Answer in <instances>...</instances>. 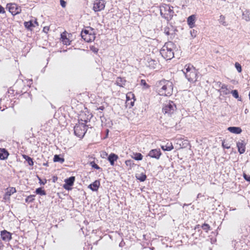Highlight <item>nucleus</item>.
Here are the masks:
<instances>
[{"label": "nucleus", "mask_w": 250, "mask_h": 250, "mask_svg": "<svg viewBox=\"0 0 250 250\" xmlns=\"http://www.w3.org/2000/svg\"><path fill=\"white\" fill-rule=\"evenodd\" d=\"M5 191L3 198L4 201L10 200L11 195L17 192V190L14 187L8 188Z\"/></svg>", "instance_id": "12"}, {"label": "nucleus", "mask_w": 250, "mask_h": 250, "mask_svg": "<svg viewBox=\"0 0 250 250\" xmlns=\"http://www.w3.org/2000/svg\"><path fill=\"white\" fill-rule=\"evenodd\" d=\"M81 37L86 42H90L94 41L96 38L95 30L90 27H85L81 32Z\"/></svg>", "instance_id": "5"}, {"label": "nucleus", "mask_w": 250, "mask_h": 250, "mask_svg": "<svg viewBox=\"0 0 250 250\" xmlns=\"http://www.w3.org/2000/svg\"><path fill=\"white\" fill-rule=\"evenodd\" d=\"M161 16L167 21L172 19L174 12L173 7L169 4L163 3L159 6Z\"/></svg>", "instance_id": "4"}, {"label": "nucleus", "mask_w": 250, "mask_h": 250, "mask_svg": "<svg viewBox=\"0 0 250 250\" xmlns=\"http://www.w3.org/2000/svg\"><path fill=\"white\" fill-rule=\"evenodd\" d=\"M3 246L2 242L0 240V250H1L3 248Z\"/></svg>", "instance_id": "46"}, {"label": "nucleus", "mask_w": 250, "mask_h": 250, "mask_svg": "<svg viewBox=\"0 0 250 250\" xmlns=\"http://www.w3.org/2000/svg\"><path fill=\"white\" fill-rule=\"evenodd\" d=\"M125 164L126 167H128L129 169H131L134 165L133 161L131 160H127L125 161Z\"/></svg>", "instance_id": "31"}, {"label": "nucleus", "mask_w": 250, "mask_h": 250, "mask_svg": "<svg viewBox=\"0 0 250 250\" xmlns=\"http://www.w3.org/2000/svg\"><path fill=\"white\" fill-rule=\"evenodd\" d=\"M105 2L104 0H94L92 9L95 12H99L105 8Z\"/></svg>", "instance_id": "8"}, {"label": "nucleus", "mask_w": 250, "mask_h": 250, "mask_svg": "<svg viewBox=\"0 0 250 250\" xmlns=\"http://www.w3.org/2000/svg\"><path fill=\"white\" fill-rule=\"evenodd\" d=\"M75 180V177L74 176H71L68 179H65V184L63 185V188L68 190H71L72 189L71 187L74 185Z\"/></svg>", "instance_id": "13"}, {"label": "nucleus", "mask_w": 250, "mask_h": 250, "mask_svg": "<svg viewBox=\"0 0 250 250\" xmlns=\"http://www.w3.org/2000/svg\"><path fill=\"white\" fill-rule=\"evenodd\" d=\"M35 193L37 194H39L41 195H45L46 192L45 191L42 189V188H38L35 190Z\"/></svg>", "instance_id": "29"}, {"label": "nucleus", "mask_w": 250, "mask_h": 250, "mask_svg": "<svg viewBox=\"0 0 250 250\" xmlns=\"http://www.w3.org/2000/svg\"><path fill=\"white\" fill-rule=\"evenodd\" d=\"M7 8L9 12L13 15H16L21 13V8L15 3H10L7 4Z\"/></svg>", "instance_id": "9"}, {"label": "nucleus", "mask_w": 250, "mask_h": 250, "mask_svg": "<svg viewBox=\"0 0 250 250\" xmlns=\"http://www.w3.org/2000/svg\"><path fill=\"white\" fill-rule=\"evenodd\" d=\"M56 179H57V177H56V178H54V181H55Z\"/></svg>", "instance_id": "51"}, {"label": "nucleus", "mask_w": 250, "mask_h": 250, "mask_svg": "<svg viewBox=\"0 0 250 250\" xmlns=\"http://www.w3.org/2000/svg\"><path fill=\"white\" fill-rule=\"evenodd\" d=\"M141 84L146 88H148L150 87V86L146 83L145 80H141Z\"/></svg>", "instance_id": "36"}, {"label": "nucleus", "mask_w": 250, "mask_h": 250, "mask_svg": "<svg viewBox=\"0 0 250 250\" xmlns=\"http://www.w3.org/2000/svg\"><path fill=\"white\" fill-rule=\"evenodd\" d=\"M146 175H143L140 178H139V179L141 181L143 182V181H144L146 179Z\"/></svg>", "instance_id": "44"}, {"label": "nucleus", "mask_w": 250, "mask_h": 250, "mask_svg": "<svg viewBox=\"0 0 250 250\" xmlns=\"http://www.w3.org/2000/svg\"><path fill=\"white\" fill-rule=\"evenodd\" d=\"M126 81L125 78L118 77L116 79L115 84L120 87H124L126 83Z\"/></svg>", "instance_id": "20"}, {"label": "nucleus", "mask_w": 250, "mask_h": 250, "mask_svg": "<svg viewBox=\"0 0 250 250\" xmlns=\"http://www.w3.org/2000/svg\"><path fill=\"white\" fill-rule=\"evenodd\" d=\"M66 3L64 0H60V4L63 8L66 7Z\"/></svg>", "instance_id": "42"}, {"label": "nucleus", "mask_w": 250, "mask_h": 250, "mask_svg": "<svg viewBox=\"0 0 250 250\" xmlns=\"http://www.w3.org/2000/svg\"><path fill=\"white\" fill-rule=\"evenodd\" d=\"M164 33L167 36H168L170 34V33L169 32V28L168 27H166L164 30Z\"/></svg>", "instance_id": "41"}, {"label": "nucleus", "mask_w": 250, "mask_h": 250, "mask_svg": "<svg viewBox=\"0 0 250 250\" xmlns=\"http://www.w3.org/2000/svg\"><path fill=\"white\" fill-rule=\"evenodd\" d=\"M162 155V153L160 150V149H153L151 150L149 153L148 155L153 158H155L156 159H159Z\"/></svg>", "instance_id": "15"}, {"label": "nucleus", "mask_w": 250, "mask_h": 250, "mask_svg": "<svg viewBox=\"0 0 250 250\" xmlns=\"http://www.w3.org/2000/svg\"><path fill=\"white\" fill-rule=\"evenodd\" d=\"M159 94L161 96H169L173 91V83L171 82L163 80L158 86Z\"/></svg>", "instance_id": "2"}, {"label": "nucleus", "mask_w": 250, "mask_h": 250, "mask_svg": "<svg viewBox=\"0 0 250 250\" xmlns=\"http://www.w3.org/2000/svg\"><path fill=\"white\" fill-rule=\"evenodd\" d=\"M161 147L164 151H170L174 148L172 143H167L165 146H161Z\"/></svg>", "instance_id": "25"}, {"label": "nucleus", "mask_w": 250, "mask_h": 250, "mask_svg": "<svg viewBox=\"0 0 250 250\" xmlns=\"http://www.w3.org/2000/svg\"><path fill=\"white\" fill-rule=\"evenodd\" d=\"M90 49L94 53H97L99 51V49L97 46L95 45H91L90 46Z\"/></svg>", "instance_id": "34"}, {"label": "nucleus", "mask_w": 250, "mask_h": 250, "mask_svg": "<svg viewBox=\"0 0 250 250\" xmlns=\"http://www.w3.org/2000/svg\"><path fill=\"white\" fill-rule=\"evenodd\" d=\"M222 146L227 149H229L230 147V146L228 143H226L225 140L222 141Z\"/></svg>", "instance_id": "37"}, {"label": "nucleus", "mask_w": 250, "mask_h": 250, "mask_svg": "<svg viewBox=\"0 0 250 250\" xmlns=\"http://www.w3.org/2000/svg\"><path fill=\"white\" fill-rule=\"evenodd\" d=\"M100 186V182L98 180H96L93 183L89 185L88 188L92 191H97Z\"/></svg>", "instance_id": "23"}, {"label": "nucleus", "mask_w": 250, "mask_h": 250, "mask_svg": "<svg viewBox=\"0 0 250 250\" xmlns=\"http://www.w3.org/2000/svg\"><path fill=\"white\" fill-rule=\"evenodd\" d=\"M133 155L134 156H132V158L136 160L140 161L143 159V156L140 153H134Z\"/></svg>", "instance_id": "27"}, {"label": "nucleus", "mask_w": 250, "mask_h": 250, "mask_svg": "<svg viewBox=\"0 0 250 250\" xmlns=\"http://www.w3.org/2000/svg\"><path fill=\"white\" fill-rule=\"evenodd\" d=\"M53 161L54 162H60L61 163H62L64 162V159L62 158H61L58 155H55L53 158Z\"/></svg>", "instance_id": "30"}, {"label": "nucleus", "mask_w": 250, "mask_h": 250, "mask_svg": "<svg viewBox=\"0 0 250 250\" xmlns=\"http://www.w3.org/2000/svg\"><path fill=\"white\" fill-rule=\"evenodd\" d=\"M89 164L93 168L95 169H101V167L97 164H96L94 161L90 162Z\"/></svg>", "instance_id": "33"}, {"label": "nucleus", "mask_w": 250, "mask_h": 250, "mask_svg": "<svg viewBox=\"0 0 250 250\" xmlns=\"http://www.w3.org/2000/svg\"><path fill=\"white\" fill-rule=\"evenodd\" d=\"M1 238L4 241H10L12 239V233L6 230H3L0 231Z\"/></svg>", "instance_id": "14"}, {"label": "nucleus", "mask_w": 250, "mask_h": 250, "mask_svg": "<svg viewBox=\"0 0 250 250\" xmlns=\"http://www.w3.org/2000/svg\"><path fill=\"white\" fill-rule=\"evenodd\" d=\"M174 44L171 42H166L160 50L162 57L166 60H171L174 57Z\"/></svg>", "instance_id": "3"}, {"label": "nucleus", "mask_w": 250, "mask_h": 250, "mask_svg": "<svg viewBox=\"0 0 250 250\" xmlns=\"http://www.w3.org/2000/svg\"><path fill=\"white\" fill-rule=\"evenodd\" d=\"M56 179H57V177H56V178H54V181H55Z\"/></svg>", "instance_id": "50"}, {"label": "nucleus", "mask_w": 250, "mask_h": 250, "mask_svg": "<svg viewBox=\"0 0 250 250\" xmlns=\"http://www.w3.org/2000/svg\"><path fill=\"white\" fill-rule=\"evenodd\" d=\"M228 130L229 131H230V132L235 133V134H240L242 132V129L239 127H235V126L229 127L228 128Z\"/></svg>", "instance_id": "24"}, {"label": "nucleus", "mask_w": 250, "mask_h": 250, "mask_svg": "<svg viewBox=\"0 0 250 250\" xmlns=\"http://www.w3.org/2000/svg\"><path fill=\"white\" fill-rule=\"evenodd\" d=\"M126 106L128 108H131L134 106L135 101L134 94L131 92H128L126 94Z\"/></svg>", "instance_id": "11"}, {"label": "nucleus", "mask_w": 250, "mask_h": 250, "mask_svg": "<svg viewBox=\"0 0 250 250\" xmlns=\"http://www.w3.org/2000/svg\"><path fill=\"white\" fill-rule=\"evenodd\" d=\"M199 227H200V225H197L196 226L195 229L199 228Z\"/></svg>", "instance_id": "49"}, {"label": "nucleus", "mask_w": 250, "mask_h": 250, "mask_svg": "<svg viewBox=\"0 0 250 250\" xmlns=\"http://www.w3.org/2000/svg\"><path fill=\"white\" fill-rule=\"evenodd\" d=\"M5 13V11L4 10V8L1 5H0V14H4Z\"/></svg>", "instance_id": "45"}, {"label": "nucleus", "mask_w": 250, "mask_h": 250, "mask_svg": "<svg viewBox=\"0 0 250 250\" xmlns=\"http://www.w3.org/2000/svg\"><path fill=\"white\" fill-rule=\"evenodd\" d=\"M196 17L195 15H192L187 19V23L190 28H192L195 26V21Z\"/></svg>", "instance_id": "16"}, {"label": "nucleus", "mask_w": 250, "mask_h": 250, "mask_svg": "<svg viewBox=\"0 0 250 250\" xmlns=\"http://www.w3.org/2000/svg\"><path fill=\"white\" fill-rule=\"evenodd\" d=\"M9 155L8 151L4 148H0V160H6Z\"/></svg>", "instance_id": "17"}, {"label": "nucleus", "mask_w": 250, "mask_h": 250, "mask_svg": "<svg viewBox=\"0 0 250 250\" xmlns=\"http://www.w3.org/2000/svg\"><path fill=\"white\" fill-rule=\"evenodd\" d=\"M104 106H101L99 108H97V109L101 110H104Z\"/></svg>", "instance_id": "47"}, {"label": "nucleus", "mask_w": 250, "mask_h": 250, "mask_svg": "<svg viewBox=\"0 0 250 250\" xmlns=\"http://www.w3.org/2000/svg\"><path fill=\"white\" fill-rule=\"evenodd\" d=\"M38 179H39V183L41 184V185H45L46 182H47V180L46 179H44V181H42L41 178H40L39 177H38Z\"/></svg>", "instance_id": "39"}, {"label": "nucleus", "mask_w": 250, "mask_h": 250, "mask_svg": "<svg viewBox=\"0 0 250 250\" xmlns=\"http://www.w3.org/2000/svg\"><path fill=\"white\" fill-rule=\"evenodd\" d=\"M176 109V106L175 104L172 101H169L164 104L162 111L165 114L170 116L174 113Z\"/></svg>", "instance_id": "7"}, {"label": "nucleus", "mask_w": 250, "mask_h": 250, "mask_svg": "<svg viewBox=\"0 0 250 250\" xmlns=\"http://www.w3.org/2000/svg\"><path fill=\"white\" fill-rule=\"evenodd\" d=\"M237 147L238 148V152L240 154H243L245 152L246 147L244 141L239 142L237 143Z\"/></svg>", "instance_id": "21"}, {"label": "nucleus", "mask_w": 250, "mask_h": 250, "mask_svg": "<svg viewBox=\"0 0 250 250\" xmlns=\"http://www.w3.org/2000/svg\"><path fill=\"white\" fill-rule=\"evenodd\" d=\"M146 66L151 69H159L160 67V64L158 60L148 58L147 59Z\"/></svg>", "instance_id": "10"}, {"label": "nucleus", "mask_w": 250, "mask_h": 250, "mask_svg": "<svg viewBox=\"0 0 250 250\" xmlns=\"http://www.w3.org/2000/svg\"><path fill=\"white\" fill-rule=\"evenodd\" d=\"M56 179H57V177H56V178H54V181H55Z\"/></svg>", "instance_id": "52"}, {"label": "nucleus", "mask_w": 250, "mask_h": 250, "mask_svg": "<svg viewBox=\"0 0 250 250\" xmlns=\"http://www.w3.org/2000/svg\"><path fill=\"white\" fill-rule=\"evenodd\" d=\"M231 93L232 94V96L235 98L237 99L239 97V94H238V92L237 90H232L231 92Z\"/></svg>", "instance_id": "38"}, {"label": "nucleus", "mask_w": 250, "mask_h": 250, "mask_svg": "<svg viewBox=\"0 0 250 250\" xmlns=\"http://www.w3.org/2000/svg\"><path fill=\"white\" fill-rule=\"evenodd\" d=\"M168 1H171L172 0H167Z\"/></svg>", "instance_id": "53"}, {"label": "nucleus", "mask_w": 250, "mask_h": 250, "mask_svg": "<svg viewBox=\"0 0 250 250\" xmlns=\"http://www.w3.org/2000/svg\"><path fill=\"white\" fill-rule=\"evenodd\" d=\"M244 179L249 182H250V175H247L246 173L243 174Z\"/></svg>", "instance_id": "40"}, {"label": "nucleus", "mask_w": 250, "mask_h": 250, "mask_svg": "<svg viewBox=\"0 0 250 250\" xmlns=\"http://www.w3.org/2000/svg\"><path fill=\"white\" fill-rule=\"evenodd\" d=\"M201 228L207 233H208L209 230H211L210 226L208 224L205 223L201 226Z\"/></svg>", "instance_id": "28"}, {"label": "nucleus", "mask_w": 250, "mask_h": 250, "mask_svg": "<svg viewBox=\"0 0 250 250\" xmlns=\"http://www.w3.org/2000/svg\"><path fill=\"white\" fill-rule=\"evenodd\" d=\"M88 120L89 119L86 117L85 114H80L78 123L74 127L75 135L80 138H82L84 136L87 130L86 124Z\"/></svg>", "instance_id": "1"}, {"label": "nucleus", "mask_w": 250, "mask_h": 250, "mask_svg": "<svg viewBox=\"0 0 250 250\" xmlns=\"http://www.w3.org/2000/svg\"><path fill=\"white\" fill-rule=\"evenodd\" d=\"M67 33L66 32H63L61 34V41L63 44L65 45H69L70 44L71 41L67 37Z\"/></svg>", "instance_id": "22"}, {"label": "nucleus", "mask_w": 250, "mask_h": 250, "mask_svg": "<svg viewBox=\"0 0 250 250\" xmlns=\"http://www.w3.org/2000/svg\"><path fill=\"white\" fill-rule=\"evenodd\" d=\"M118 156L113 153H111L108 157V160L111 166L115 165V162L118 159Z\"/></svg>", "instance_id": "19"}, {"label": "nucleus", "mask_w": 250, "mask_h": 250, "mask_svg": "<svg viewBox=\"0 0 250 250\" xmlns=\"http://www.w3.org/2000/svg\"><path fill=\"white\" fill-rule=\"evenodd\" d=\"M235 66L238 72L240 73L242 72V67L241 64L239 62H235Z\"/></svg>", "instance_id": "35"}, {"label": "nucleus", "mask_w": 250, "mask_h": 250, "mask_svg": "<svg viewBox=\"0 0 250 250\" xmlns=\"http://www.w3.org/2000/svg\"><path fill=\"white\" fill-rule=\"evenodd\" d=\"M22 157L27 162L29 166H33L34 165V162L33 159L31 158L30 157L25 154H22Z\"/></svg>", "instance_id": "26"}, {"label": "nucleus", "mask_w": 250, "mask_h": 250, "mask_svg": "<svg viewBox=\"0 0 250 250\" xmlns=\"http://www.w3.org/2000/svg\"><path fill=\"white\" fill-rule=\"evenodd\" d=\"M183 72L188 81L193 82L196 81L197 72L193 65L190 64H186Z\"/></svg>", "instance_id": "6"}, {"label": "nucleus", "mask_w": 250, "mask_h": 250, "mask_svg": "<svg viewBox=\"0 0 250 250\" xmlns=\"http://www.w3.org/2000/svg\"><path fill=\"white\" fill-rule=\"evenodd\" d=\"M35 195H30L29 196H28L25 199V202L26 203H32L33 202L35 199Z\"/></svg>", "instance_id": "32"}, {"label": "nucleus", "mask_w": 250, "mask_h": 250, "mask_svg": "<svg viewBox=\"0 0 250 250\" xmlns=\"http://www.w3.org/2000/svg\"><path fill=\"white\" fill-rule=\"evenodd\" d=\"M108 132H109V130L108 129H106V137L108 135Z\"/></svg>", "instance_id": "48"}, {"label": "nucleus", "mask_w": 250, "mask_h": 250, "mask_svg": "<svg viewBox=\"0 0 250 250\" xmlns=\"http://www.w3.org/2000/svg\"><path fill=\"white\" fill-rule=\"evenodd\" d=\"M49 26H45L43 28V32H44L45 33H47L49 31Z\"/></svg>", "instance_id": "43"}, {"label": "nucleus", "mask_w": 250, "mask_h": 250, "mask_svg": "<svg viewBox=\"0 0 250 250\" xmlns=\"http://www.w3.org/2000/svg\"><path fill=\"white\" fill-rule=\"evenodd\" d=\"M38 25V22L35 21L34 22L32 21H25L24 22V25L25 27L29 30H32V28L36 26V25Z\"/></svg>", "instance_id": "18"}]
</instances>
